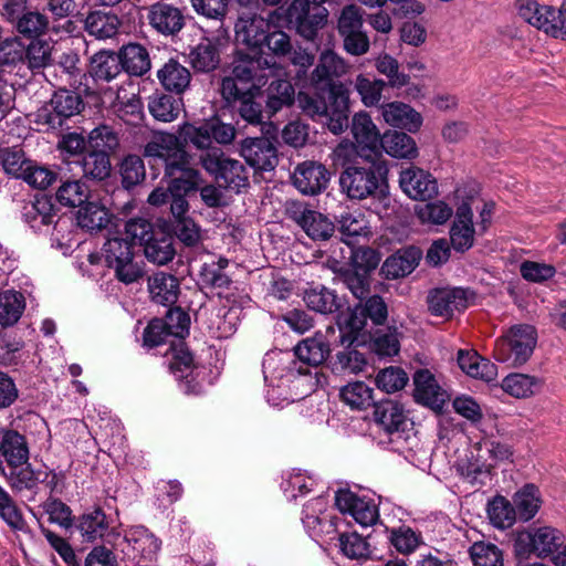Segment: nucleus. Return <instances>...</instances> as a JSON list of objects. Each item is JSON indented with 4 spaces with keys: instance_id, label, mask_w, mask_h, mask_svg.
I'll list each match as a JSON object with an SVG mask.
<instances>
[{
    "instance_id": "14",
    "label": "nucleus",
    "mask_w": 566,
    "mask_h": 566,
    "mask_svg": "<svg viewBox=\"0 0 566 566\" xmlns=\"http://www.w3.org/2000/svg\"><path fill=\"white\" fill-rule=\"evenodd\" d=\"M335 505L343 514H349L356 523L367 527L379 521V509L373 496L359 495L347 488L335 492Z\"/></svg>"
},
{
    "instance_id": "44",
    "label": "nucleus",
    "mask_w": 566,
    "mask_h": 566,
    "mask_svg": "<svg viewBox=\"0 0 566 566\" xmlns=\"http://www.w3.org/2000/svg\"><path fill=\"white\" fill-rule=\"evenodd\" d=\"M76 163L81 166L83 176L87 179L104 180L109 176L111 161L108 153L105 150L94 148Z\"/></svg>"
},
{
    "instance_id": "55",
    "label": "nucleus",
    "mask_w": 566,
    "mask_h": 566,
    "mask_svg": "<svg viewBox=\"0 0 566 566\" xmlns=\"http://www.w3.org/2000/svg\"><path fill=\"white\" fill-rule=\"evenodd\" d=\"M367 365L365 355L352 345L347 346L336 354L335 361L333 363V370L337 374H354L357 375L364 370Z\"/></svg>"
},
{
    "instance_id": "51",
    "label": "nucleus",
    "mask_w": 566,
    "mask_h": 566,
    "mask_svg": "<svg viewBox=\"0 0 566 566\" xmlns=\"http://www.w3.org/2000/svg\"><path fill=\"white\" fill-rule=\"evenodd\" d=\"M315 480L301 470L289 472L281 482V489L289 501H294L314 489Z\"/></svg>"
},
{
    "instance_id": "32",
    "label": "nucleus",
    "mask_w": 566,
    "mask_h": 566,
    "mask_svg": "<svg viewBox=\"0 0 566 566\" xmlns=\"http://www.w3.org/2000/svg\"><path fill=\"white\" fill-rule=\"evenodd\" d=\"M221 43L203 38L189 52V62L193 71H217L221 64Z\"/></svg>"
},
{
    "instance_id": "20",
    "label": "nucleus",
    "mask_w": 566,
    "mask_h": 566,
    "mask_svg": "<svg viewBox=\"0 0 566 566\" xmlns=\"http://www.w3.org/2000/svg\"><path fill=\"white\" fill-rule=\"evenodd\" d=\"M240 154L255 171H271L279 163L277 148L268 137L244 138Z\"/></svg>"
},
{
    "instance_id": "34",
    "label": "nucleus",
    "mask_w": 566,
    "mask_h": 566,
    "mask_svg": "<svg viewBox=\"0 0 566 566\" xmlns=\"http://www.w3.org/2000/svg\"><path fill=\"white\" fill-rule=\"evenodd\" d=\"M303 300L310 310L324 315L336 313L343 306L337 293L322 284L307 287Z\"/></svg>"
},
{
    "instance_id": "25",
    "label": "nucleus",
    "mask_w": 566,
    "mask_h": 566,
    "mask_svg": "<svg viewBox=\"0 0 566 566\" xmlns=\"http://www.w3.org/2000/svg\"><path fill=\"white\" fill-rule=\"evenodd\" d=\"M147 19L158 33L166 36L177 35L186 24L182 11L164 1L149 7Z\"/></svg>"
},
{
    "instance_id": "46",
    "label": "nucleus",
    "mask_w": 566,
    "mask_h": 566,
    "mask_svg": "<svg viewBox=\"0 0 566 566\" xmlns=\"http://www.w3.org/2000/svg\"><path fill=\"white\" fill-rule=\"evenodd\" d=\"M387 533L391 546L402 555L412 554L423 544L421 533L407 525L387 528Z\"/></svg>"
},
{
    "instance_id": "45",
    "label": "nucleus",
    "mask_w": 566,
    "mask_h": 566,
    "mask_svg": "<svg viewBox=\"0 0 566 566\" xmlns=\"http://www.w3.org/2000/svg\"><path fill=\"white\" fill-rule=\"evenodd\" d=\"M25 308L22 293L4 291L0 294V325L11 327L18 323Z\"/></svg>"
},
{
    "instance_id": "58",
    "label": "nucleus",
    "mask_w": 566,
    "mask_h": 566,
    "mask_svg": "<svg viewBox=\"0 0 566 566\" xmlns=\"http://www.w3.org/2000/svg\"><path fill=\"white\" fill-rule=\"evenodd\" d=\"M470 558L474 566H503V553L493 543L475 542L469 548Z\"/></svg>"
},
{
    "instance_id": "63",
    "label": "nucleus",
    "mask_w": 566,
    "mask_h": 566,
    "mask_svg": "<svg viewBox=\"0 0 566 566\" xmlns=\"http://www.w3.org/2000/svg\"><path fill=\"white\" fill-rule=\"evenodd\" d=\"M41 507L49 515L51 523L57 524L63 528H70L75 523L71 507L60 499L54 497L53 494H50V491H48V497L41 504Z\"/></svg>"
},
{
    "instance_id": "33",
    "label": "nucleus",
    "mask_w": 566,
    "mask_h": 566,
    "mask_svg": "<svg viewBox=\"0 0 566 566\" xmlns=\"http://www.w3.org/2000/svg\"><path fill=\"white\" fill-rule=\"evenodd\" d=\"M382 117L390 126L406 129L410 133L418 132L422 125L421 115L411 106L401 102L384 105Z\"/></svg>"
},
{
    "instance_id": "27",
    "label": "nucleus",
    "mask_w": 566,
    "mask_h": 566,
    "mask_svg": "<svg viewBox=\"0 0 566 566\" xmlns=\"http://www.w3.org/2000/svg\"><path fill=\"white\" fill-rule=\"evenodd\" d=\"M473 212L469 203H461L450 228V243L457 252L470 250L474 243Z\"/></svg>"
},
{
    "instance_id": "15",
    "label": "nucleus",
    "mask_w": 566,
    "mask_h": 566,
    "mask_svg": "<svg viewBox=\"0 0 566 566\" xmlns=\"http://www.w3.org/2000/svg\"><path fill=\"white\" fill-rule=\"evenodd\" d=\"M286 214L314 241H326L334 233V223L326 216L310 209L307 205L303 202H287Z\"/></svg>"
},
{
    "instance_id": "16",
    "label": "nucleus",
    "mask_w": 566,
    "mask_h": 566,
    "mask_svg": "<svg viewBox=\"0 0 566 566\" xmlns=\"http://www.w3.org/2000/svg\"><path fill=\"white\" fill-rule=\"evenodd\" d=\"M297 361L291 350H269L262 361V373L265 386L272 389L281 388L285 382L302 374L296 367Z\"/></svg>"
},
{
    "instance_id": "64",
    "label": "nucleus",
    "mask_w": 566,
    "mask_h": 566,
    "mask_svg": "<svg viewBox=\"0 0 566 566\" xmlns=\"http://www.w3.org/2000/svg\"><path fill=\"white\" fill-rule=\"evenodd\" d=\"M370 348L379 357H392L400 350V342L396 327H389L387 331H377L371 338Z\"/></svg>"
},
{
    "instance_id": "12",
    "label": "nucleus",
    "mask_w": 566,
    "mask_h": 566,
    "mask_svg": "<svg viewBox=\"0 0 566 566\" xmlns=\"http://www.w3.org/2000/svg\"><path fill=\"white\" fill-rule=\"evenodd\" d=\"M344 49L352 55H363L369 50V38L364 30L363 10L356 4L345 6L337 21Z\"/></svg>"
},
{
    "instance_id": "37",
    "label": "nucleus",
    "mask_w": 566,
    "mask_h": 566,
    "mask_svg": "<svg viewBox=\"0 0 566 566\" xmlns=\"http://www.w3.org/2000/svg\"><path fill=\"white\" fill-rule=\"evenodd\" d=\"M151 300L164 306H171L178 300L179 282L172 274L157 272L148 279Z\"/></svg>"
},
{
    "instance_id": "50",
    "label": "nucleus",
    "mask_w": 566,
    "mask_h": 566,
    "mask_svg": "<svg viewBox=\"0 0 566 566\" xmlns=\"http://www.w3.org/2000/svg\"><path fill=\"white\" fill-rule=\"evenodd\" d=\"M295 101V90L289 80L277 78L268 87L266 106L272 113L290 106Z\"/></svg>"
},
{
    "instance_id": "10",
    "label": "nucleus",
    "mask_w": 566,
    "mask_h": 566,
    "mask_svg": "<svg viewBox=\"0 0 566 566\" xmlns=\"http://www.w3.org/2000/svg\"><path fill=\"white\" fill-rule=\"evenodd\" d=\"M119 547L124 566H150L160 544L146 527L134 526L125 533Z\"/></svg>"
},
{
    "instance_id": "11",
    "label": "nucleus",
    "mask_w": 566,
    "mask_h": 566,
    "mask_svg": "<svg viewBox=\"0 0 566 566\" xmlns=\"http://www.w3.org/2000/svg\"><path fill=\"white\" fill-rule=\"evenodd\" d=\"M374 419L388 436L389 443L399 449L410 439L411 426L402 406L391 399L381 400L375 405Z\"/></svg>"
},
{
    "instance_id": "48",
    "label": "nucleus",
    "mask_w": 566,
    "mask_h": 566,
    "mask_svg": "<svg viewBox=\"0 0 566 566\" xmlns=\"http://www.w3.org/2000/svg\"><path fill=\"white\" fill-rule=\"evenodd\" d=\"M486 512L491 523L500 530L511 527L517 518L514 505L502 495L489 501Z\"/></svg>"
},
{
    "instance_id": "61",
    "label": "nucleus",
    "mask_w": 566,
    "mask_h": 566,
    "mask_svg": "<svg viewBox=\"0 0 566 566\" xmlns=\"http://www.w3.org/2000/svg\"><path fill=\"white\" fill-rule=\"evenodd\" d=\"M122 185L129 190L144 181L146 171L144 160L137 155L126 156L119 167Z\"/></svg>"
},
{
    "instance_id": "28",
    "label": "nucleus",
    "mask_w": 566,
    "mask_h": 566,
    "mask_svg": "<svg viewBox=\"0 0 566 566\" xmlns=\"http://www.w3.org/2000/svg\"><path fill=\"white\" fill-rule=\"evenodd\" d=\"M413 397L416 401L441 410L447 401V392L438 385L434 376L428 369L417 370L413 375Z\"/></svg>"
},
{
    "instance_id": "5",
    "label": "nucleus",
    "mask_w": 566,
    "mask_h": 566,
    "mask_svg": "<svg viewBox=\"0 0 566 566\" xmlns=\"http://www.w3.org/2000/svg\"><path fill=\"white\" fill-rule=\"evenodd\" d=\"M537 343L534 326L522 324L513 326L494 345V358L513 367L525 364L532 356Z\"/></svg>"
},
{
    "instance_id": "30",
    "label": "nucleus",
    "mask_w": 566,
    "mask_h": 566,
    "mask_svg": "<svg viewBox=\"0 0 566 566\" xmlns=\"http://www.w3.org/2000/svg\"><path fill=\"white\" fill-rule=\"evenodd\" d=\"M177 171L167 170L164 172V179L172 196H187L189 192L198 189L201 182V175L197 169L189 167V157L187 161L177 165Z\"/></svg>"
},
{
    "instance_id": "57",
    "label": "nucleus",
    "mask_w": 566,
    "mask_h": 566,
    "mask_svg": "<svg viewBox=\"0 0 566 566\" xmlns=\"http://www.w3.org/2000/svg\"><path fill=\"white\" fill-rule=\"evenodd\" d=\"M179 140L185 146L187 144L193 145L198 149H212L211 146V135L209 120L196 126L190 123H184L179 126L178 135Z\"/></svg>"
},
{
    "instance_id": "62",
    "label": "nucleus",
    "mask_w": 566,
    "mask_h": 566,
    "mask_svg": "<svg viewBox=\"0 0 566 566\" xmlns=\"http://www.w3.org/2000/svg\"><path fill=\"white\" fill-rule=\"evenodd\" d=\"M373 389L363 381H354L340 389L343 401L353 409L361 410L370 406Z\"/></svg>"
},
{
    "instance_id": "31",
    "label": "nucleus",
    "mask_w": 566,
    "mask_h": 566,
    "mask_svg": "<svg viewBox=\"0 0 566 566\" xmlns=\"http://www.w3.org/2000/svg\"><path fill=\"white\" fill-rule=\"evenodd\" d=\"M21 217L34 231H41L42 227H49L55 217L54 206L48 196H36L33 201L22 206Z\"/></svg>"
},
{
    "instance_id": "47",
    "label": "nucleus",
    "mask_w": 566,
    "mask_h": 566,
    "mask_svg": "<svg viewBox=\"0 0 566 566\" xmlns=\"http://www.w3.org/2000/svg\"><path fill=\"white\" fill-rule=\"evenodd\" d=\"M122 71H150L151 61L147 49L139 43L124 45L118 54Z\"/></svg>"
},
{
    "instance_id": "2",
    "label": "nucleus",
    "mask_w": 566,
    "mask_h": 566,
    "mask_svg": "<svg viewBox=\"0 0 566 566\" xmlns=\"http://www.w3.org/2000/svg\"><path fill=\"white\" fill-rule=\"evenodd\" d=\"M281 19L282 13L279 10L270 11L266 18L252 13L238 19L234 27L237 40L245 44L251 52L237 50L230 63V71H256L268 65L266 59L262 56V49L273 22Z\"/></svg>"
},
{
    "instance_id": "23",
    "label": "nucleus",
    "mask_w": 566,
    "mask_h": 566,
    "mask_svg": "<svg viewBox=\"0 0 566 566\" xmlns=\"http://www.w3.org/2000/svg\"><path fill=\"white\" fill-rule=\"evenodd\" d=\"M169 369L178 381L180 391L186 395L196 396L203 392L202 384L197 380L198 373H196V368L193 367V357L187 348L184 346L174 348Z\"/></svg>"
},
{
    "instance_id": "7",
    "label": "nucleus",
    "mask_w": 566,
    "mask_h": 566,
    "mask_svg": "<svg viewBox=\"0 0 566 566\" xmlns=\"http://www.w3.org/2000/svg\"><path fill=\"white\" fill-rule=\"evenodd\" d=\"M144 156L154 170V177H157L161 169L164 172L169 169L177 171V165L181 161H187L188 154L177 135L158 132L145 145Z\"/></svg>"
},
{
    "instance_id": "38",
    "label": "nucleus",
    "mask_w": 566,
    "mask_h": 566,
    "mask_svg": "<svg viewBox=\"0 0 566 566\" xmlns=\"http://www.w3.org/2000/svg\"><path fill=\"white\" fill-rule=\"evenodd\" d=\"M380 150H384L394 158L412 159L418 155V148L413 138L403 132L397 130H388L381 136Z\"/></svg>"
},
{
    "instance_id": "41",
    "label": "nucleus",
    "mask_w": 566,
    "mask_h": 566,
    "mask_svg": "<svg viewBox=\"0 0 566 566\" xmlns=\"http://www.w3.org/2000/svg\"><path fill=\"white\" fill-rule=\"evenodd\" d=\"M543 380L526 374L512 373L501 384L502 389L515 398H528L541 390Z\"/></svg>"
},
{
    "instance_id": "29",
    "label": "nucleus",
    "mask_w": 566,
    "mask_h": 566,
    "mask_svg": "<svg viewBox=\"0 0 566 566\" xmlns=\"http://www.w3.org/2000/svg\"><path fill=\"white\" fill-rule=\"evenodd\" d=\"M255 73H232L222 78L220 92L228 104L240 103L248 96L259 95L260 87L255 84Z\"/></svg>"
},
{
    "instance_id": "4",
    "label": "nucleus",
    "mask_w": 566,
    "mask_h": 566,
    "mask_svg": "<svg viewBox=\"0 0 566 566\" xmlns=\"http://www.w3.org/2000/svg\"><path fill=\"white\" fill-rule=\"evenodd\" d=\"M6 479L10 488L33 502L40 495L42 488L50 491V494L61 492L60 486L63 475L52 469H35L29 461L22 467L6 471Z\"/></svg>"
},
{
    "instance_id": "18",
    "label": "nucleus",
    "mask_w": 566,
    "mask_h": 566,
    "mask_svg": "<svg viewBox=\"0 0 566 566\" xmlns=\"http://www.w3.org/2000/svg\"><path fill=\"white\" fill-rule=\"evenodd\" d=\"M468 290L462 287H436L427 295L428 310L431 315L451 318L468 307Z\"/></svg>"
},
{
    "instance_id": "40",
    "label": "nucleus",
    "mask_w": 566,
    "mask_h": 566,
    "mask_svg": "<svg viewBox=\"0 0 566 566\" xmlns=\"http://www.w3.org/2000/svg\"><path fill=\"white\" fill-rule=\"evenodd\" d=\"M142 247L147 260L158 265L170 262L176 253L171 237L161 232H154Z\"/></svg>"
},
{
    "instance_id": "35",
    "label": "nucleus",
    "mask_w": 566,
    "mask_h": 566,
    "mask_svg": "<svg viewBox=\"0 0 566 566\" xmlns=\"http://www.w3.org/2000/svg\"><path fill=\"white\" fill-rule=\"evenodd\" d=\"M336 325L339 329L340 343L343 345H353L366 325V319L361 312V303L347 307L345 311H338Z\"/></svg>"
},
{
    "instance_id": "21",
    "label": "nucleus",
    "mask_w": 566,
    "mask_h": 566,
    "mask_svg": "<svg viewBox=\"0 0 566 566\" xmlns=\"http://www.w3.org/2000/svg\"><path fill=\"white\" fill-rule=\"evenodd\" d=\"M331 174L326 167L317 161L306 160L298 164L292 174L294 187L307 196H315L327 188Z\"/></svg>"
},
{
    "instance_id": "39",
    "label": "nucleus",
    "mask_w": 566,
    "mask_h": 566,
    "mask_svg": "<svg viewBox=\"0 0 566 566\" xmlns=\"http://www.w3.org/2000/svg\"><path fill=\"white\" fill-rule=\"evenodd\" d=\"M120 21L113 10H96L85 19V30L96 39H109L117 34Z\"/></svg>"
},
{
    "instance_id": "36",
    "label": "nucleus",
    "mask_w": 566,
    "mask_h": 566,
    "mask_svg": "<svg viewBox=\"0 0 566 566\" xmlns=\"http://www.w3.org/2000/svg\"><path fill=\"white\" fill-rule=\"evenodd\" d=\"M352 134L361 148L374 154H379L380 134L367 113H357L352 120Z\"/></svg>"
},
{
    "instance_id": "8",
    "label": "nucleus",
    "mask_w": 566,
    "mask_h": 566,
    "mask_svg": "<svg viewBox=\"0 0 566 566\" xmlns=\"http://www.w3.org/2000/svg\"><path fill=\"white\" fill-rule=\"evenodd\" d=\"M205 170L228 189L240 192L249 186V176L244 165L227 157L220 148H212L200 156Z\"/></svg>"
},
{
    "instance_id": "26",
    "label": "nucleus",
    "mask_w": 566,
    "mask_h": 566,
    "mask_svg": "<svg viewBox=\"0 0 566 566\" xmlns=\"http://www.w3.org/2000/svg\"><path fill=\"white\" fill-rule=\"evenodd\" d=\"M422 259V251L415 245L403 247L389 255L381 266L387 280H396L411 274Z\"/></svg>"
},
{
    "instance_id": "9",
    "label": "nucleus",
    "mask_w": 566,
    "mask_h": 566,
    "mask_svg": "<svg viewBox=\"0 0 566 566\" xmlns=\"http://www.w3.org/2000/svg\"><path fill=\"white\" fill-rule=\"evenodd\" d=\"M564 539V534L552 526L531 527L517 534L514 552L520 557L532 554L539 558L552 557Z\"/></svg>"
},
{
    "instance_id": "3",
    "label": "nucleus",
    "mask_w": 566,
    "mask_h": 566,
    "mask_svg": "<svg viewBox=\"0 0 566 566\" xmlns=\"http://www.w3.org/2000/svg\"><path fill=\"white\" fill-rule=\"evenodd\" d=\"M388 167L384 160L355 161L339 176L342 191L352 200L375 198L387 185Z\"/></svg>"
},
{
    "instance_id": "22",
    "label": "nucleus",
    "mask_w": 566,
    "mask_h": 566,
    "mask_svg": "<svg viewBox=\"0 0 566 566\" xmlns=\"http://www.w3.org/2000/svg\"><path fill=\"white\" fill-rule=\"evenodd\" d=\"M401 190L413 200L428 201L438 195V181L428 171L410 167L400 171Z\"/></svg>"
},
{
    "instance_id": "17",
    "label": "nucleus",
    "mask_w": 566,
    "mask_h": 566,
    "mask_svg": "<svg viewBox=\"0 0 566 566\" xmlns=\"http://www.w3.org/2000/svg\"><path fill=\"white\" fill-rule=\"evenodd\" d=\"M30 459V448L25 436L14 429L0 427V474L7 469L22 467Z\"/></svg>"
},
{
    "instance_id": "60",
    "label": "nucleus",
    "mask_w": 566,
    "mask_h": 566,
    "mask_svg": "<svg viewBox=\"0 0 566 566\" xmlns=\"http://www.w3.org/2000/svg\"><path fill=\"white\" fill-rule=\"evenodd\" d=\"M328 509V499L325 495H318L310 500L302 511V524L307 534H316L315 527L323 517H326Z\"/></svg>"
},
{
    "instance_id": "43",
    "label": "nucleus",
    "mask_w": 566,
    "mask_h": 566,
    "mask_svg": "<svg viewBox=\"0 0 566 566\" xmlns=\"http://www.w3.org/2000/svg\"><path fill=\"white\" fill-rule=\"evenodd\" d=\"M514 507L522 522L531 521L541 507V494L536 485L528 483L514 495Z\"/></svg>"
},
{
    "instance_id": "13",
    "label": "nucleus",
    "mask_w": 566,
    "mask_h": 566,
    "mask_svg": "<svg viewBox=\"0 0 566 566\" xmlns=\"http://www.w3.org/2000/svg\"><path fill=\"white\" fill-rule=\"evenodd\" d=\"M286 12L296 32L308 41H314L327 23V9L317 3L311 4L310 0H293Z\"/></svg>"
},
{
    "instance_id": "6",
    "label": "nucleus",
    "mask_w": 566,
    "mask_h": 566,
    "mask_svg": "<svg viewBox=\"0 0 566 566\" xmlns=\"http://www.w3.org/2000/svg\"><path fill=\"white\" fill-rule=\"evenodd\" d=\"M103 252L107 266L114 270L119 282L130 284L144 276V262L136 254L133 243L124 237L107 239Z\"/></svg>"
},
{
    "instance_id": "19",
    "label": "nucleus",
    "mask_w": 566,
    "mask_h": 566,
    "mask_svg": "<svg viewBox=\"0 0 566 566\" xmlns=\"http://www.w3.org/2000/svg\"><path fill=\"white\" fill-rule=\"evenodd\" d=\"M229 260L219 258L205 262L199 271V281L203 287L217 290L220 298H224L227 304H239V300L233 292V282L226 273Z\"/></svg>"
},
{
    "instance_id": "56",
    "label": "nucleus",
    "mask_w": 566,
    "mask_h": 566,
    "mask_svg": "<svg viewBox=\"0 0 566 566\" xmlns=\"http://www.w3.org/2000/svg\"><path fill=\"white\" fill-rule=\"evenodd\" d=\"M55 197L62 206L75 208L88 200L90 190L81 180H66L59 187Z\"/></svg>"
},
{
    "instance_id": "1",
    "label": "nucleus",
    "mask_w": 566,
    "mask_h": 566,
    "mask_svg": "<svg viewBox=\"0 0 566 566\" xmlns=\"http://www.w3.org/2000/svg\"><path fill=\"white\" fill-rule=\"evenodd\" d=\"M312 84L301 90L296 102L302 112L311 118H325L333 134H340L348 127L349 88L336 83L332 75L339 73H311Z\"/></svg>"
},
{
    "instance_id": "53",
    "label": "nucleus",
    "mask_w": 566,
    "mask_h": 566,
    "mask_svg": "<svg viewBox=\"0 0 566 566\" xmlns=\"http://www.w3.org/2000/svg\"><path fill=\"white\" fill-rule=\"evenodd\" d=\"M184 106L180 97L160 95L149 101L148 109L157 120L169 123L175 120Z\"/></svg>"
},
{
    "instance_id": "54",
    "label": "nucleus",
    "mask_w": 566,
    "mask_h": 566,
    "mask_svg": "<svg viewBox=\"0 0 566 566\" xmlns=\"http://www.w3.org/2000/svg\"><path fill=\"white\" fill-rule=\"evenodd\" d=\"M337 542L339 552L349 559H364L370 554L369 543L357 532H343Z\"/></svg>"
},
{
    "instance_id": "49",
    "label": "nucleus",
    "mask_w": 566,
    "mask_h": 566,
    "mask_svg": "<svg viewBox=\"0 0 566 566\" xmlns=\"http://www.w3.org/2000/svg\"><path fill=\"white\" fill-rule=\"evenodd\" d=\"M0 518L13 531L25 533L27 521L10 493L0 484Z\"/></svg>"
},
{
    "instance_id": "42",
    "label": "nucleus",
    "mask_w": 566,
    "mask_h": 566,
    "mask_svg": "<svg viewBox=\"0 0 566 566\" xmlns=\"http://www.w3.org/2000/svg\"><path fill=\"white\" fill-rule=\"evenodd\" d=\"M295 361L304 363L308 366H318L322 364L329 354V346L323 338H306L300 342L294 350Z\"/></svg>"
},
{
    "instance_id": "52",
    "label": "nucleus",
    "mask_w": 566,
    "mask_h": 566,
    "mask_svg": "<svg viewBox=\"0 0 566 566\" xmlns=\"http://www.w3.org/2000/svg\"><path fill=\"white\" fill-rule=\"evenodd\" d=\"M239 304H224L229 305L227 311L219 310L216 319L211 321L209 325V333L211 337L217 339H227L231 337L238 327V311L235 306Z\"/></svg>"
},
{
    "instance_id": "59",
    "label": "nucleus",
    "mask_w": 566,
    "mask_h": 566,
    "mask_svg": "<svg viewBox=\"0 0 566 566\" xmlns=\"http://www.w3.org/2000/svg\"><path fill=\"white\" fill-rule=\"evenodd\" d=\"M53 113L49 115L48 123L55 125V118L57 124L62 125L63 119L69 118L76 114L80 109L81 101L78 97L72 95L69 92L55 94L51 101Z\"/></svg>"
},
{
    "instance_id": "24",
    "label": "nucleus",
    "mask_w": 566,
    "mask_h": 566,
    "mask_svg": "<svg viewBox=\"0 0 566 566\" xmlns=\"http://www.w3.org/2000/svg\"><path fill=\"white\" fill-rule=\"evenodd\" d=\"M82 542L105 541L112 533L111 521L104 510L94 506L82 513L74 523Z\"/></svg>"
}]
</instances>
